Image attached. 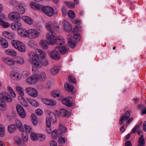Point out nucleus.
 <instances>
[{
  "label": "nucleus",
  "mask_w": 146,
  "mask_h": 146,
  "mask_svg": "<svg viewBox=\"0 0 146 146\" xmlns=\"http://www.w3.org/2000/svg\"><path fill=\"white\" fill-rule=\"evenodd\" d=\"M0 99L3 101L4 100L8 102H11L13 100L11 96L6 92H3L0 94Z\"/></svg>",
  "instance_id": "nucleus-7"
},
{
  "label": "nucleus",
  "mask_w": 146,
  "mask_h": 146,
  "mask_svg": "<svg viewBox=\"0 0 146 146\" xmlns=\"http://www.w3.org/2000/svg\"><path fill=\"white\" fill-rule=\"evenodd\" d=\"M21 43V42L16 40H13L11 41V44L12 45L17 49Z\"/></svg>",
  "instance_id": "nucleus-31"
},
{
  "label": "nucleus",
  "mask_w": 146,
  "mask_h": 146,
  "mask_svg": "<svg viewBox=\"0 0 146 146\" xmlns=\"http://www.w3.org/2000/svg\"><path fill=\"white\" fill-rule=\"evenodd\" d=\"M51 96L52 97L55 98L56 96L58 97L59 96V94L58 93L57 91H54L52 92L51 93Z\"/></svg>",
  "instance_id": "nucleus-58"
},
{
  "label": "nucleus",
  "mask_w": 146,
  "mask_h": 146,
  "mask_svg": "<svg viewBox=\"0 0 146 146\" xmlns=\"http://www.w3.org/2000/svg\"><path fill=\"white\" fill-rule=\"evenodd\" d=\"M15 73H17L14 71H12L10 73V74L11 76H12L13 77L14 79H16L17 76V75H15Z\"/></svg>",
  "instance_id": "nucleus-64"
},
{
  "label": "nucleus",
  "mask_w": 146,
  "mask_h": 146,
  "mask_svg": "<svg viewBox=\"0 0 146 146\" xmlns=\"http://www.w3.org/2000/svg\"><path fill=\"white\" fill-rule=\"evenodd\" d=\"M68 17L71 19H74L75 18V15L74 12L72 11H69L68 12Z\"/></svg>",
  "instance_id": "nucleus-46"
},
{
  "label": "nucleus",
  "mask_w": 146,
  "mask_h": 146,
  "mask_svg": "<svg viewBox=\"0 0 146 146\" xmlns=\"http://www.w3.org/2000/svg\"><path fill=\"white\" fill-rule=\"evenodd\" d=\"M28 55L29 57V61L30 63L36 67H40L41 60L39 59L35 53L33 52H30L28 53Z\"/></svg>",
  "instance_id": "nucleus-2"
},
{
  "label": "nucleus",
  "mask_w": 146,
  "mask_h": 146,
  "mask_svg": "<svg viewBox=\"0 0 146 146\" xmlns=\"http://www.w3.org/2000/svg\"><path fill=\"white\" fill-rule=\"evenodd\" d=\"M40 43L41 47L43 49H46L48 47V44L46 41L45 40H41Z\"/></svg>",
  "instance_id": "nucleus-24"
},
{
  "label": "nucleus",
  "mask_w": 146,
  "mask_h": 146,
  "mask_svg": "<svg viewBox=\"0 0 146 146\" xmlns=\"http://www.w3.org/2000/svg\"><path fill=\"white\" fill-rule=\"evenodd\" d=\"M25 91L27 93L33 97H36L38 96V92L35 88L31 87L27 88Z\"/></svg>",
  "instance_id": "nucleus-8"
},
{
  "label": "nucleus",
  "mask_w": 146,
  "mask_h": 146,
  "mask_svg": "<svg viewBox=\"0 0 146 146\" xmlns=\"http://www.w3.org/2000/svg\"><path fill=\"white\" fill-rule=\"evenodd\" d=\"M18 33L20 36L24 37H28V31H27L25 29L21 28L18 31Z\"/></svg>",
  "instance_id": "nucleus-21"
},
{
  "label": "nucleus",
  "mask_w": 146,
  "mask_h": 146,
  "mask_svg": "<svg viewBox=\"0 0 146 146\" xmlns=\"http://www.w3.org/2000/svg\"><path fill=\"white\" fill-rule=\"evenodd\" d=\"M31 139L34 141L38 140V136L34 132H32L31 133Z\"/></svg>",
  "instance_id": "nucleus-44"
},
{
  "label": "nucleus",
  "mask_w": 146,
  "mask_h": 146,
  "mask_svg": "<svg viewBox=\"0 0 146 146\" xmlns=\"http://www.w3.org/2000/svg\"><path fill=\"white\" fill-rule=\"evenodd\" d=\"M15 62L18 64L22 65L24 64L25 60L22 57L18 56L17 57V60L15 61Z\"/></svg>",
  "instance_id": "nucleus-39"
},
{
  "label": "nucleus",
  "mask_w": 146,
  "mask_h": 146,
  "mask_svg": "<svg viewBox=\"0 0 146 146\" xmlns=\"http://www.w3.org/2000/svg\"><path fill=\"white\" fill-rule=\"evenodd\" d=\"M62 24L64 30L68 32H70L72 29L71 24L67 21L65 20L63 21Z\"/></svg>",
  "instance_id": "nucleus-11"
},
{
  "label": "nucleus",
  "mask_w": 146,
  "mask_h": 146,
  "mask_svg": "<svg viewBox=\"0 0 146 146\" xmlns=\"http://www.w3.org/2000/svg\"><path fill=\"white\" fill-rule=\"evenodd\" d=\"M24 127L25 130L27 132L30 133L31 131L32 128L29 125H24Z\"/></svg>",
  "instance_id": "nucleus-54"
},
{
  "label": "nucleus",
  "mask_w": 146,
  "mask_h": 146,
  "mask_svg": "<svg viewBox=\"0 0 146 146\" xmlns=\"http://www.w3.org/2000/svg\"><path fill=\"white\" fill-rule=\"evenodd\" d=\"M68 80L69 82L73 84H76V80L73 76H69L68 78Z\"/></svg>",
  "instance_id": "nucleus-51"
},
{
  "label": "nucleus",
  "mask_w": 146,
  "mask_h": 146,
  "mask_svg": "<svg viewBox=\"0 0 146 146\" xmlns=\"http://www.w3.org/2000/svg\"><path fill=\"white\" fill-rule=\"evenodd\" d=\"M65 141V139L64 137H61L59 139L58 142L60 143H64Z\"/></svg>",
  "instance_id": "nucleus-61"
},
{
  "label": "nucleus",
  "mask_w": 146,
  "mask_h": 146,
  "mask_svg": "<svg viewBox=\"0 0 146 146\" xmlns=\"http://www.w3.org/2000/svg\"><path fill=\"white\" fill-rule=\"evenodd\" d=\"M40 79L41 80L44 81L46 80V76L44 72H41L40 73Z\"/></svg>",
  "instance_id": "nucleus-52"
},
{
  "label": "nucleus",
  "mask_w": 146,
  "mask_h": 146,
  "mask_svg": "<svg viewBox=\"0 0 146 146\" xmlns=\"http://www.w3.org/2000/svg\"><path fill=\"white\" fill-rule=\"evenodd\" d=\"M56 35L54 31H50L46 35L48 42L50 45L54 44H60V45H64V41L62 37H56Z\"/></svg>",
  "instance_id": "nucleus-1"
},
{
  "label": "nucleus",
  "mask_w": 146,
  "mask_h": 146,
  "mask_svg": "<svg viewBox=\"0 0 146 146\" xmlns=\"http://www.w3.org/2000/svg\"><path fill=\"white\" fill-rule=\"evenodd\" d=\"M80 35L78 34H74V35L73 37L74 39L77 40H80Z\"/></svg>",
  "instance_id": "nucleus-59"
},
{
  "label": "nucleus",
  "mask_w": 146,
  "mask_h": 146,
  "mask_svg": "<svg viewBox=\"0 0 146 146\" xmlns=\"http://www.w3.org/2000/svg\"><path fill=\"white\" fill-rule=\"evenodd\" d=\"M67 131L66 128L61 123H60L59 128L58 130V134L59 135L61 136Z\"/></svg>",
  "instance_id": "nucleus-20"
},
{
  "label": "nucleus",
  "mask_w": 146,
  "mask_h": 146,
  "mask_svg": "<svg viewBox=\"0 0 146 146\" xmlns=\"http://www.w3.org/2000/svg\"><path fill=\"white\" fill-rule=\"evenodd\" d=\"M49 116L51 119V121H52L54 122L56 121V117L54 113L52 112L50 113L49 114Z\"/></svg>",
  "instance_id": "nucleus-47"
},
{
  "label": "nucleus",
  "mask_w": 146,
  "mask_h": 146,
  "mask_svg": "<svg viewBox=\"0 0 146 146\" xmlns=\"http://www.w3.org/2000/svg\"><path fill=\"white\" fill-rule=\"evenodd\" d=\"M35 52L36 55L39 57L43 59L45 58L46 56V54L45 51L42 50L36 49L35 50Z\"/></svg>",
  "instance_id": "nucleus-18"
},
{
  "label": "nucleus",
  "mask_w": 146,
  "mask_h": 146,
  "mask_svg": "<svg viewBox=\"0 0 146 146\" xmlns=\"http://www.w3.org/2000/svg\"><path fill=\"white\" fill-rule=\"evenodd\" d=\"M46 138V136L43 134L39 135L38 136V139L41 141L44 140Z\"/></svg>",
  "instance_id": "nucleus-56"
},
{
  "label": "nucleus",
  "mask_w": 146,
  "mask_h": 146,
  "mask_svg": "<svg viewBox=\"0 0 146 146\" xmlns=\"http://www.w3.org/2000/svg\"><path fill=\"white\" fill-rule=\"evenodd\" d=\"M60 70V67L59 66H55L53 67L51 70V73L53 75L55 74L58 73Z\"/></svg>",
  "instance_id": "nucleus-36"
},
{
  "label": "nucleus",
  "mask_w": 146,
  "mask_h": 146,
  "mask_svg": "<svg viewBox=\"0 0 146 146\" xmlns=\"http://www.w3.org/2000/svg\"><path fill=\"white\" fill-rule=\"evenodd\" d=\"M40 63L42 65L46 66L49 64L48 60L46 59H43L40 60Z\"/></svg>",
  "instance_id": "nucleus-43"
},
{
  "label": "nucleus",
  "mask_w": 146,
  "mask_h": 146,
  "mask_svg": "<svg viewBox=\"0 0 146 146\" xmlns=\"http://www.w3.org/2000/svg\"><path fill=\"white\" fill-rule=\"evenodd\" d=\"M16 127L15 124L10 125L8 127V131L11 133H13L16 130Z\"/></svg>",
  "instance_id": "nucleus-32"
},
{
  "label": "nucleus",
  "mask_w": 146,
  "mask_h": 146,
  "mask_svg": "<svg viewBox=\"0 0 146 146\" xmlns=\"http://www.w3.org/2000/svg\"><path fill=\"white\" fill-rule=\"evenodd\" d=\"M39 75L37 74H35L31 76L29 78L26 80V82L30 84L35 83L38 80Z\"/></svg>",
  "instance_id": "nucleus-13"
},
{
  "label": "nucleus",
  "mask_w": 146,
  "mask_h": 146,
  "mask_svg": "<svg viewBox=\"0 0 146 146\" xmlns=\"http://www.w3.org/2000/svg\"><path fill=\"white\" fill-rule=\"evenodd\" d=\"M42 101L44 104L48 106H54L56 104V102L52 99H42Z\"/></svg>",
  "instance_id": "nucleus-16"
},
{
  "label": "nucleus",
  "mask_w": 146,
  "mask_h": 146,
  "mask_svg": "<svg viewBox=\"0 0 146 146\" xmlns=\"http://www.w3.org/2000/svg\"><path fill=\"white\" fill-rule=\"evenodd\" d=\"M6 109L7 108L5 102L3 100L0 101V110L3 111H5Z\"/></svg>",
  "instance_id": "nucleus-42"
},
{
  "label": "nucleus",
  "mask_w": 146,
  "mask_h": 146,
  "mask_svg": "<svg viewBox=\"0 0 146 146\" xmlns=\"http://www.w3.org/2000/svg\"><path fill=\"white\" fill-rule=\"evenodd\" d=\"M42 111L40 109H37L36 112V114L38 115H41L43 114Z\"/></svg>",
  "instance_id": "nucleus-62"
},
{
  "label": "nucleus",
  "mask_w": 146,
  "mask_h": 146,
  "mask_svg": "<svg viewBox=\"0 0 146 146\" xmlns=\"http://www.w3.org/2000/svg\"><path fill=\"white\" fill-rule=\"evenodd\" d=\"M31 118L33 125L35 126L38 123V120L36 115L34 113L31 114Z\"/></svg>",
  "instance_id": "nucleus-33"
},
{
  "label": "nucleus",
  "mask_w": 146,
  "mask_h": 146,
  "mask_svg": "<svg viewBox=\"0 0 146 146\" xmlns=\"http://www.w3.org/2000/svg\"><path fill=\"white\" fill-rule=\"evenodd\" d=\"M3 35L5 37L9 39H12L14 37V35L13 33L8 32L5 31L3 33Z\"/></svg>",
  "instance_id": "nucleus-25"
},
{
  "label": "nucleus",
  "mask_w": 146,
  "mask_h": 146,
  "mask_svg": "<svg viewBox=\"0 0 146 146\" xmlns=\"http://www.w3.org/2000/svg\"><path fill=\"white\" fill-rule=\"evenodd\" d=\"M10 4L13 6H17L20 4L16 0H11L10 1Z\"/></svg>",
  "instance_id": "nucleus-48"
},
{
  "label": "nucleus",
  "mask_w": 146,
  "mask_h": 146,
  "mask_svg": "<svg viewBox=\"0 0 146 146\" xmlns=\"http://www.w3.org/2000/svg\"><path fill=\"white\" fill-rule=\"evenodd\" d=\"M22 139L25 142H27L28 141V137L27 133L24 132L23 134Z\"/></svg>",
  "instance_id": "nucleus-53"
},
{
  "label": "nucleus",
  "mask_w": 146,
  "mask_h": 146,
  "mask_svg": "<svg viewBox=\"0 0 146 146\" xmlns=\"http://www.w3.org/2000/svg\"><path fill=\"white\" fill-rule=\"evenodd\" d=\"M16 122L17 127L19 130L21 132L23 131H24V128L21 121L18 119H16Z\"/></svg>",
  "instance_id": "nucleus-28"
},
{
  "label": "nucleus",
  "mask_w": 146,
  "mask_h": 146,
  "mask_svg": "<svg viewBox=\"0 0 146 146\" xmlns=\"http://www.w3.org/2000/svg\"><path fill=\"white\" fill-rule=\"evenodd\" d=\"M17 49L21 52H24L26 50V48L25 45L22 43H21Z\"/></svg>",
  "instance_id": "nucleus-40"
},
{
  "label": "nucleus",
  "mask_w": 146,
  "mask_h": 146,
  "mask_svg": "<svg viewBox=\"0 0 146 146\" xmlns=\"http://www.w3.org/2000/svg\"><path fill=\"white\" fill-rule=\"evenodd\" d=\"M66 90L68 92H71L73 91L74 88V86L68 83H66L64 85Z\"/></svg>",
  "instance_id": "nucleus-29"
},
{
  "label": "nucleus",
  "mask_w": 146,
  "mask_h": 146,
  "mask_svg": "<svg viewBox=\"0 0 146 146\" xmlns=\"http://www.w3.org/2000/svg\"><path fill=\"white\" fill-rule=\"evenodd\" d=\"M140 127V126L139 125H135L131 131L132 133H135L136 131L139 129Z\"/></svg>",
  "instance_id": "nucleus-57"
},
{
  "label": "nucleus",
  "mask_w": 146,
  "mask_h": 146,
  "mask_svg": "<svg viewBox=\"0 0 146 146\" xmlns=\"http://www.w3.org/2000/svg\"><path fill=\"white\" fill-rule=\"evenodd\" d=\"M17 14L14 11L13 12L9 13V19L14 21H21V19L19 15Z\"/></svg>",
  "instance_id": "nucleus-10"
},
{
  "label": "nucleus",
  "mask_w": 146,
  "mask_h": 146,
  "mask_svg": "<svg viewBox=\"0 0 146 146\" xmlns=\"http://www.w3.org/2000/svg\"><path fill=\"white\" fill-rule=\"evenodd\" d=\"M31 7L34 10H40L41 9L42 10V8L44 7H42L41 5H36L35 3H32L30 4Z\"/></svg>",
  "instance_id": "nucleus-26"
},
{
  "label": "nucleus",
  "mask_w": 146,
  "mask_h": 146,
  "mask_svg": "<svg viewBox=\"0 0 146 146\" xmlns=\"http://www.w3.org/2000/svg\"><path fill=\"white\" fill-rule=\"evenodd\" d=\"M42 10L43 12L48 17H51L54 15V9L50 6H44L42 8Z\"/></svg>",
  "instance_id": "nucleus-5"
},
{
  "label": "nucleus",
  "mask_w": 146,
  "mask_h": 146,
  "mask_svg": "<svg viewBox=\"0 0 146 146\" xmlns=\"http://www.w3.org/2000/svg\"><path fill=\"white\" fill-rule=\"evenodd\" d=\"M72 99L70 97L63 98L62 100V103L64 105L68 107H71L72 105Z\"/></svg>",
  "instance_id": "nucleus-14"
},
{
  "label": "nucleus",
  "mask_w": 146,
  "mask_h": 146,
  "mask_svg": "<svg viewBox=\"0 0 146 146\" xmlns=\"http://www.w3.org/2000/svg\"><path fill=\"white\" fill-rule=\"evenodd\" d=\"M16 110L19 116L22 118H25L26 116V113L24 108L20 105H18L16 106Z\"/></svg>",
  "instance_id": "nucleus-9"
},
{
  "label": "nucleus",
  "mask_w": 146,
  "mask_h": 146,
  "mask_svg": "<svg viewBox=\"0 0 146 146\" xmlns=\"http://www.w3.org/2000/svg\"><path fill=\"white\" fill-rule=\"evenodd\" d=\"M68 111L64 109H61L60 111L59 114L62 117H65L68 114Z\"/></svg>",
  "instance_id": "nucleus-35"
},
{
  "label": "nucleus",
  "mask_w": 146,
  "mask_h": 146,
  "mask_svg": "<svg viewBox=\"0 0 146 146\" xmlns=\"http://www.w3.org/2000/svg\"><path fill=\"white\" fill-rule=\"evenodd\" d=\"M0 44L2 47L5 48L8 46V44L7 41L5 38L2 37H0Z\"/></svg>",
  "instance_id": "nucleus-22"
},
{
  "label": "nucleus",
  "mask_w": 146,
  "mask_h": 146,
  "mask_svg": "<svg viewBox=\"0 0 146 146\" xmlns=\"http://www.w3.org/2000/svg\"><path fill=\"white\" fill-rule=\"evenodd\" d=\"M60 49L59 47H56L54 49L50 52V55L52 58L56 60H58L60 58Z\"/></svg>",
  "instance_id": "nucleus-6"
},
{
  "label": "nucleus",
  "mask_w": 146,
  "mask_h": 146,
  "mask_svg": "<svg viewBox=\"0 0 146 146\" xmlns=\"http://www.w3.org/2000/svg\"><path fill=\"white\" fill-rule=\"evenodd\" d=\"M15 22L11 24V28L13 30H17L18 31L22 27V24L21 22V21Z\"/></svg>",
  "instance_id": "nucleus-15"
},
{
  "label": "nucleus",
  "mask_w": 146,
  "mask_h": 146,
  "mask_svg": "<svg viewBox=\"0 0 146 146\" xmlns=\"http://www.w3.org/2000/svg\"><path fill=\"white\" fill-rule=\"evenodd\" d=\"M5 132V127L3 125H0V137H3L4 136Z\"/></svg>",
  "instance_id": "nucleus-37"
},
{
  "label": "nucleus",
  "mask_w": 146,
  "mask_h": 146,
  "mask_svg": "<svg viewBox=\"0 0 146 146\" xmlns=\"http://www.w3.org/2000/svg\"><path fill=\"white\" fill-rule=\"evenodd\" d=\"M45 27L46 29L49 31V33L51 31H53V23L51 22H48L45 24Z\"/></svg>",
  "instance_id": "nucleus-34"
},
{
  "label": "nucleus",
  "mask_w": 146,
  "mask_h": 146,
  "mask_svg": "<svg viewBox=\"0 0 146 146\" xmlns=\"http://www.w3.org/2000/svg\"><path fill=\"white\" fill-rule=\"evenodd\" d=\"M20 102L21 104L24 106L26 107H29V106L28 103L25 101L24 99L22 97H21V99L19 98Z\"/></svg>",
  "instance_id": "nucleus-41"
},
{
  "label": "nucleus",
  "mask_w": 146,
  "mask_h": 146,
  "mask_svg": "<svg viewBox=\"0 0 146 146\" xmlns=\"http://www.w3.org/2000/svg\"><path fill=\"white\" fill-rule=\"evenodd\" d=\"M138 142L139 145H144V139L143 138V135H142L139 138Z\"/></svg>",
  "instance_id": "nucleus-49"
},
{
  "label": "nucleus",
  "mask_w": 146,
  "mask_h": 146,
  "mask_svg": "<svg viewBox=\"0 0 146 146\" xmlns=\"http://www.w3.org/2000/svg\"><path fill=\"white\" fill-rule=\"evenodd\" d=\"M5 52L7 54L13 56H15L17 55V53L15 51L11 49L5 50Z\"/></svg>",
  "instance_id": "nucleus-23"
},
{
  "label": "nucleus",
  "mask_w": 146,
  "mask_h": 146,
  "mask_svg": "<svg viewBox=\"0 0 146 146\" xmlns=\"http://www.w3.org/2000/svg\"><path fill=\"white\" fill-rule=\"evenodd\" d=\"M39 30L35 29H30L28 30V37L31 39H34L38 37L40 34Z\"/></svg>",
  "instance_id": "nucleus-4"
},
{
  "label": "nucleus",
  "mask_w": 146,
  "mask_h": 146,
  "mask_svg": "<svg viewBox=\"0 0 146 146\" xmlns=\"http://www.w3.org/2000/svg\"><path fill=\"white\" fill-rule=\"evenodd\" d=\"M65 3L66 6L70 8H73L75 7L74 4L72 2L68 3L66 2Z\"/></svg>",
  "instance_id": "nucleus-55"
},
{
  "label": "nucleus",
  "mask_w": 146,
  "mask_h": 146,
  "mask_svg": "<svg viewBox=\"0 0 146 146\" xmlns=\"http://www.w3.org/2000/svg\"><path fill=\"white\" fill-rule=\"evenodd\" d=\"M5 18V16L4 15H0V25L2 26L5 28H7L10 25L8 23L3 21Z\"/></svg>",
  "instance_id": "nucleus-17"
},
{
  "label": "nucleus",
  "mask_w": 146,
  "mask_h": 146,
  "mask_svg": "<svg viewBox=\"0 0 146 146\" xmlns=\"http://www.w3.org/2000/svg\"><path fill=\"white\" fill-rule=\"evenodd\" d=\"M4 62L8 65L12 66L15 64V62L12 58L9 57H4L3 58Z\"/></svg>",
  "instance_id": "nucleus-19"
},
{
  "label": "nucleus",
  "mask_w": 146,
  "mask_h": 146,
  "mask_svg": "<svg viewBox=\"0 0 146 146\" xmlns=\"http://www.w3.org/2000/svg\"><path fill=\"white\" fill-rule=\"evenodd\" d=\"M27 100L31 104L34 106L37 107L39 105V103L35 100H31L29 98L27 99Z\"/></svg>",
  "instance_id": "nucleus-38"
},
{
  "label": "nucleus",
  "mask_w": 146,
  "mask_h": 146,
  "mask_svg": "<svg viewBox=\"0 0 146 146\" xmlns=\"http://www.w3.org/2000/svg\"><path fill=\"white\" fill-rule=\"evenodd\" d=\"M13 11H15L17 14H23L25 12V9L24 7L20 4L19 5L15 7L13 9Z\"/></svg>",
  "instance_id": "nucleus-12"
},
{
  "label": "nucleus",
  "mask_w": 146,
  "mask_h": 146,
  "mask_svg": "<svg viewBox=\"0 0 146 146\" xmlns=\"http://www.w3.org/2000/svg\"><path fill=\"white\" fill-rule=\"evenodd\" d=\"M68 44L70 47L72 48H74L76 46V44L73 40L68 41Z\"/></svg>",
  "instance_id": "nucleus-50"
},
{
  "label": "nucleus",
  "mask_w": 146,
  "mask_h": 146,
  "mask_svg": "<svg viewBox=\"0 0 146 146\" xmlns=\"http://www.w3.org/2000/svg\"><path fill=\"white\" fill-rule=\"evenodd\" d=\"M23 19L27 24H31L33 23V20L32 19L29 17L23 16Z\"/></svg>",
  "instance_id": "nucleus-30"
},
{
  "label": "nucleus",
  "mask_w": 146,
  "mask_h": 146,
  "mask_svg": "<svg viewBox=\"0 0 146 146\" xmlns=\"http://www.w3.org/2000/svg\"><path fill=\"white\" fill-rule=\"evenodd\" d=\"M46 124L48 127L51 126V122L49 118H47L46 120Z\"/></svg>",
  "instance_id": "nucleus-63"
},
{
  "label": "nucleus",
  "mask_w": 146,
  "mask_h": 146,
  "mask_svg": "<svg viewBox=\"0 0 146 146\" xmlns=\"http://www.w3.org/2000/svg\"><path fill=\"white\" fill-rule=\"evenodd\" d=\"M130 112L128 111H126L124 115L122 114L119 119V124L122 125L124 121L127 120L126 124V125L127 126L133 120V118L132 117H130L128 119L130 116Z\"/></svg>",
  "instance_id": "nucleus-3"
},
{
  "label": "nucleus",
  "mask_w": 146,
  "mask_h": 146,
  "mask_svg": "<svg viewBox=\"0 0 146 146\" xmlns=\"http://www.w3.org/2000/svg\"><path fill=\"white\" fill-rule=\"evenodd\" d=\"M58 47L60 49V53L62 54H64L68 51V48L65 46L61 47L59 46Z\"/></svg>",
  "instance_id": "nucleus-27"
},
{
  "label": "nucleus",
  "mask_w": 146,
  "mask_h": 146,
  "mask_svg": "<svg viewBox=\"0 0 146 146\" xmlns=\"http://www.w3.org/2000/svg\"><path fill=\"white\" fill-rule=\"evenodd\" d=\"M62 14L64 16H66L67 14V10L66 8L63 7L62 9Z\"/></svg>",
  "instance_id": "nucleus-60"
},
{
  "label": "nucleus",
  "mask_w": 146,
  "mask_h": 146,
  "mask_svg": "<svg viewBox=\"0 0 146 146\" xmlns=\"http://www.w3.org/2000/svg\"><path fill=\"white\" fill-rule=\"evenodd\" d=\"M58 134V130L56 129L53 130L52 132V138L53 139H56L57 137Z\"/></svg>",
  "instance_id": "nucleus-45"
}]
</instances>
